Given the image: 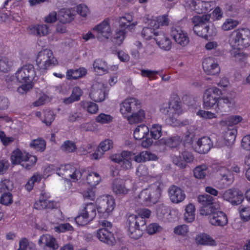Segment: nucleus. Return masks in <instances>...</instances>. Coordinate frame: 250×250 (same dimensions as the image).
<instances>
[{
    "instance_id": "nucleus-51",
    "label": "nucleus",
    "mask_w": 250,
    "mask_h": 250,
    "mask_svg": "<svg viewBox=\"0 0 250 250\" xmlns=\"http://www.w3.org/2000/svg\"><path fill=\"white\" fill-rule=\"evenodd\" d=\"M136 174L138 176L142 177L144 180H147L149 177L153 176L149 173L147 167L143 165H141L138 167Z\"/></svg>"
},
{
    "instance_id": "nucleus-43",
    "label": "nucleus",
    "mask_w": 250,
    "mask_h": 250,
    "mask_svg": "<svg viewBox=\"0 0 250 250\" xmlns=\"http://www.w3.org/2000/svg\"><path fill=\"white\" fill-rule=\"evenodd\" d=\"M242 48H232L230 51V57L237 62H245L248 57V54L241 50Z\"/></svg>"
},
{
    "instance_id": "nucleus-8",
    "label": "nucleus",
    "mask_w": 250,
    "mask_h": 250,
    "mask_svg": "<svg viewBox=\"0 0 250 250\" xmlns=\"http://www.w3.org/2000/svg\"><path fill=\"white\" fill-rule=\"evenodd\" d=\"M101 228L97 230V238L101 242L110 246H113L116 241L114 234L110 230L112 228L111 223L105 220H100L99 222Z\"/></svg>"
},
{
    "instance_id": "nucleus-52",
    "label": "nucleus",
    "mask_w": 250,
    "mask_h": 250,
    "mask_svg": "<svg viewBox=\"0 0 250 250\" xmlns=\"http://www.w3.org/2000/svg\"><path fill=\"white\" fill-rule=\"evenodd\" d=\"M83 118V114L78 110L71 111L68 114L67 121L71 123L78 122Z\"/></svg>"
},
{
    "instance_id": "nucleus-37",
    "label": "nucleus",
    "mask_w": 250,
    "mask_h": 250,
    "mask_svg": "<svg viewBox=\"0 0 250 250\" xmlns=\"http://www.w3.org/2000/svg\"><path fill=\"white\" fill-rule=\"evenodd\" d=\"M181 140L180 137L177 135L162 138L159 140V143L161 145H165L171 148H176L180 145Z\"/></svg>"
},
{
    "instance_id": "nucleus-11",
    "label": "nucleus",
    "mask_w": 250,
    "mask_h": 250,
    "mask_svg": "<svg viewBox=\"0 0 250 250\" xmlns=\"http://www.w3.org/2000/svg\"><path fill=\"white\" fill-rule=\"evenodd\" d=\"M57 173L65 180L74 182L80 179L83 174L80 170L68 164L61 166L57 169Z\"/></svg>"
},
{
    "instance_id": "nucleus-60",
    "label": "nucleus",
    "mask_w": 250,
    "mask_h": 250,
    "mask_svg": "<svg viewBox=\"0 0 250 250\" xmlns=\"http://www.w3.org/2000/svg\"><path fill=\"white\" fill-rule=\"evenodd\" d=\"M80 128L82 131H94L97 129V125L94 122H85L80 125Z\"/></svg>"
},
{
    "instance_id": "nucleus-38",
    "label": "nucleus",
    "mask_w": 250,
    "mask_h": 250,
    "mask_svg": "<svg viewBox=\"0 0 250 250\" xmlns=\"http://www.w3.org/2000/svg\"><path fill=\"white\" fill-rule=\"evenodd\" d=\"M96 209L94 204L90 203L85 205L80 211L91 221L96 215Z\"/></svg>"
},
{
    "instance_id": "nucleus-48",
    "label": "nucleus",
    "mask_w": 250,
    "mask_h": 250,
    "mask_svg": "<svg viewBox=\"0 0 250 250\" xmlns=\"http://www.w3.org/2000/svg\"><path fill=\"white\" fill-rule=\"evenodd\" d=\"M81 106L86 110L88 113L94 114L97 113L99 110L98 105L90 101H82L80 102Z\"/></svg>"
},
{
    "instance_id": "nucleus-21",
    "label": "nucleus",
    "mask_w": 250,
    "mask_h": 250,
    "mask_svg": "<svg viewBox=\"0 0 250 250\" xmlns=\"http://www.w3.org/2000/svg\"><path fill=\"white\" fill-rule=\"evenodd\" d=\"M151 138H146L142 142L141 146L143 147L147 148L153 143V139L157 140L159 139L162 135V130L161 125L155 124H153L149 129Z\"/></svg>"
},
{
    "instance_id": "nucleus-29",
    "label": "nucleus",
    "mask_w": 250,
    "mask_h": 250,
    "mask_svg": "<svg viewBox=\"0 0 250 250\" xmlns=\"http://www.w3.org/2000/svg\"><path fill=\"white\" fill-rule=\"evenodd\" d=\"M75 19L74 10L72 9H62L59 11L58 19L62 23H68Z\"/></svg>"
},
{
    "instance_id": "nucleus-19",
    "label": "nucleus",
    "mask_w": 250,
    "mask_h": 250,
    "mask_svg": "<svg viewBox=\"0 0 250 250\" xmlns=\"http://www.w3.org/2000/svg\"><path fill=\"white\" fill-rule=\"evenodd\" d=\"M171 36L175 42L182 46H186L189 42V38L187 33L179 26L172 27Z\"/></svg>"
},
{
    "instance_id": "nucleus-26",
    "label": "nucleus",
    "mask_w": 250,
    "mask_h": 250,
    "mask_svg": "<svg viewBox=\"0 0 250 250\" xmlns=\"http://www.w3.org/2000/svg\"><path fill=\"white\" fill-rule=\"evenodd\" d=\"M156 37L154 38L159 47L164 50H169L172 46V42L169 38L162 31L156 32Z\"/></svg>"
},
{
    "instance_id": "nucleus-36",
    "label": "nucleus",
    "mask_w": 250,
    "mask_h": 250,
    "mask_svg": "<svg viewBox=\"0 0 250 250\" xmlns=\"http://www.w3.org/2000/svg\"><path fill=\"white\" fill-rule=\"evenodd\" d=\"M112 190L116 195L126 194L128 191L123 180L120 179H116L113 182Z\"/></svg>"
},
{
    "instance_id": "nucleus-17",
    "label": "nucleus",
    "mask_w": 250,
    "mask_h": 250,
    "mask_svg": "<svg viewBox=\"0 0 250 250\" xmlns=\"http://www.w3.org/2000/svg\"><path fill=\"white\" fill-rule=\"evenodd\" d=\"M108 90L104 84L97 83L93 84L90 93V98L96 102L103 101L107 95Z\"/></svg>"
},
{
    "instance_id": "nucleus-4",
    "label": "nucleus",
    "mask_w": 250,
    "mask_h": 250,
    "mask_svg": "<svg viewBox=\"0 0 250 250\" xmlns=\"http://www.w3.org/2000/svg\"><path fill=\"white\" fill-rule=\"evenodd\" d=\"M210 19V16L208 14L193 16L191 21L194 24V32L198 36L206 39L215 36L217 34V29L214 25L210 23L206 25Z\"/></svg>"
},
{
    "instance_id": "nucleus-18",
    "label": "nucleus",
    "mask_w": 250,
    "mask_h": 250,
    "mask_svg": "<svg viewBox=\"0 0 250 250\" xmlns=\"http://www.w3.org/2000/svg\"><path fill=\"white\" fill-rule=\"evenodd\" d=\"M27 32L29 35L41 38L49 35L51 29L49 25L44 23L34 24L27 27Z\"/></svg>"
},
{
    "instance_id": "nucleus-23",
    "label": "nucleus",
    "mask_w": 250,
    "mask_h": 250,
    "mask_svg": "<svg viewBox=\"0 0 250 250\" xmlns=\"http://www.w3.org/2000/svg\"><path fill=\"white\" fill-rule=\"evenodd\" d=\"M168 193L171 202L178 204L183 201L186 198L185 191L180 187L172 185L168 188Z\"/></svg>"
},
{
    "instance_id": "nucleus-6",
    "label": "nucleus",
    "mask_w": 250,
    "mask_h": 250,
    "mask_svg": "<svg viewBox=\"0 0 250 250\" xmlns=\"http://www.w3.org/2000/svg\"><path fill=\"white\" fill-rule=\"evenodd\" d=\"M11 160L12 164L21 165L26 169H30L36 164L37 158L25 151L16 149L12 152Z\"/></svg>"
},
{
    "instance_id": "nucleus-40",
    "label": "nucleus",
    "mask_w": 250,
    "mask_h": 250,
    "mask_svg": "<svg viewBox=\"0 0 250 250\" xmlns=\"http://www.w3.org/2000/svg\"><path fill=\"white\" fill-rule=\"evenodd\" d=\"M149 132V128L145 125L137 126L133 132L134 138L136 140H141L147 136Z\"/></svg>"
},
{
    "instance_id": "nucleus-54",
    "label": "nucleus",
    "mask_w": 250,
    "mask_h": 250,
    "mask_svg": "<svg viewBox=\"0 0 250 250\" xmlns=\"http://www.w3.org/2000/svg\"><path fill=\"white\" fill-rule=\"evenodd\" d=\"M194 176L198 179H203L207 173V167L203 165L196 167L193 170Z\"/></svg>"
},
{
    "instance_id": "nucleus-39",
    "label": "nucleus",
    "mask_w": 250,
    "mask_h": 250,
    "mask_svg": "<svg viewBox=\"0 0 250 250\" xmlns=\"http://www.w3.org/2000/svg\"><path fill=\"white\" fill-rule=\"evenodd\" d=\"M82 176L84 175L86 176V183L90 185L91 188L97 186L101 181V177L99 174L95 172H91L87 173L85 171H83L82 173Z\"/></svg>"
},
{
    "instance_id": "nucleus-10",
    "label": "nucleus",
    "mask_w": 250,
    "mask_h": 250,
    "mask_svg": "<svg viewBox=\"0 0 250 250\" xmlns=\"http://www.w3.org/2000/svg\"><path fill=\"white\" fill-rule=\"evenodd\" d=\"M145 220L136 214H131L128 217V234L133 239H137L143 234L140 227L145 225Z\"/></svg>"
},
{
    "instance_id": "nucleus-27",
    "label": "nucleus",
    "mask_w": 250,
    "mask_h": 250,
    "mask_svg": "<svg viewBox=\"0 0 250 250\" xmlns=\"http://www.w3.org/2000/svg\"><path fill=\"white\" fill-rule=\"evenodd\" d=\"M49 197V193H46L44 191H42L39 200L36 201L34 204V208L40 210L53 208L54 203L47 200Z\"/></svg>"
},
{
    "instance_id": "nucleus-9",
    "label": "nucleus",
    "mask_w": 250,
    "mask_h": 250,
    "mask_svg": "<svg viewBox=\"0 0 250 250\" xmlns=\"http://www.w3.org/2000/svg\"><path fill=\"white\" fill-rule=\"evenodd\" d=\"M97 209L99 214L104 217L109 215L115 208V201L113 197L104 195L99 197L96 201Z\"/></svg>"
},
{
    "instance_id": "nucleus-25",
    "label": "nucleus",
    "mask_w": 250,
    "mask_h": 250,
    "mask_svg": "<svg viewBox=\"0 0 250 250\" xmlns=\"http://www.w3.org/2000/svg\"><path fill=\"white\" fill-rule=\"evenodd\" d=\"M213 146V143L208 137L204 136L199 138L194 144V150L199 153H208Z\"/></svg>"
},
{
    "instance_id": "nucleus-53",
    "label": "nucleus",
    "mask_w": 250,
    "mask_h": 250,
    "mask_svg": "<svg viewBox=\"0 0 250 250\" xmlns=\"http://www.w3.org/2000/svg\"><path fill=\"white\" fill-rule=\"evenodd\" d=\"M197 201L201 206L214 205L213 198L211 196L208 194L199 195L197 198Z\"/></svg>"
},
{
    "instance_id": "nucleus-31",
    "label": "nucleus",
    "mask_w": 250,
    "mask_h": 250,
    "mask_svg": "<svg viewBox=\"0 0 250 250\" xmlns=\"http://www.w3.org/2000/svg\"><path fill=\"white\" fill-rule=\"evenodd\" d=\"M158 157L156 155L147 150L141 151L133 157V160L138 163L149 161H156Z\"/></svg>"
},
{
    "instance_id": "nucleus-50",
    "label": "nucleus",
    "mask_w": 250,
    "mask_h": 250,
    "mask_svg": "<svg viewBox=\"0 0 250 250\" xmlns=\"http://www.w3.org/2000/svg\"><path fill=\"white\" fill-rule=\"evenodd\" d=\"M239 22L236 20L228 18L226 20L221 26V29L225 31L232 30L237 27Z\"/></svg>"
},
{
    "instance_id": "nucleus-34",
    "label": "nucleus",
    "mask_w": 250,
    "mask_h": 250,
    "mask_svg": "<svg viewBox=\"0 0 250 250\" xmlns=\"http://www.w3.org/2000/svg\"><path fill=\"white\" fill-rule=\"evenodd\" d=\"M133 16L129 13H126L119 19L120 26L130 30L137 24L136 21H133Z\"/></svg>"
},
{
    "instance_id": "nucleus-14",
    "label": "nucleus",
    "mask_w": 250,
    "mask_h": 250,
    "mask_svg": "<svg viewBox=\"0 0 250 250\" xmlns=\"http://www.w3.org/2000/svg\"><path fill=\"white\" fill-rule=\"evenodd\" d=\"M140 102L134 98H128L120 104V111L124 118L134 112L140 105Z\"/></svg>"
},
{
    "instance_id": "nucleus-41",
    "label": "nucleus",
    "mask_w": 250,
    "mask_h": 250,
    "mask_svg": "<svg viewBox=\"0 0 250 250\" xmlns=\"http://www.w3.org/2000/svg\"><path fill=\"white\" fill-rule=\"evenodd\" d=\"M145 117V112L142 109H140L136 112H132L125 118L127 119L130 124H134L142 122Z\"/></svg>"
},
{
    "instance_id": "nucleus-64",
    "label": "nucleus",
    "mask_w": 250,
    "mask_h": 250,
    "mask_svg": "<svg viewBox=\"0 0 250 250\" xmlns=\"http://www.w3.org/2000/svg\"><path fill=\"white\" fill-rule=\"evenodd\" d=\"M239 212L241 218L245 221L250 219V207L241 206L239 208Z\"/></svg>"
},
{
    "instance_id": "nucleus-49",
    "label": "nucleus",
    "mask_w": 250,
    "mask_h": 250,
    "mask_svg": "<svg viewBox=\"0 0 250 250\" xmlns=\"http://www.w3.org/2000/svg\"><path fill=\"white\" fill-rule=\"evenodd\" d=\"M30 147L39 151H43L45 148L46 142L42 138H38L31 141L29 144Z\"/></svg>"
},
{
    "instance_id": "nucleus-57",
    "label": "nucleus",
    "mask_w": 250,
    "mask_h": 250,
    "mask_svg": "<svg viewBox=\"0 0 250 250\" xmlns=\"http://www.w3.org/2000/svg\"><path fill=\"white\" fill-rule=\"evenodd\" d=\"M113 118L109 114L101 113L95 118L96 121L101 124H109L112 122Z\"/></svg>"
},
{
    "instance_id": "nucleus-13",
    "label": "nucleus",
    "mask_w": 250,
    "mask_h": 250,
    "mask_svg": "<svg viewBox=\"0 0 250 250\" xmlns=\"http://www.w3.org/2000/svg\"><path fill=\"white\" fill-rule=\"evenodd\" d=\"M96 33L97 38L103 41L108 39L112 35L110 22L109 19H106L96 25L91 29Z\"/></svg>"
},
{
    "instance_id": "nucleus-45",
    "label": "nucleus",
    "mask_w": 250,
    "mask_h": 250,
    "mask_svg": "<svg viewBox=\"0 0 250 250\" xmlns=\"http://www.w3.org/2000/svg\"><path fill=\"white\" fill-rule=\"evenodd\" d=\"M195 207L194 205L189 204L185 209V212L184 215V219L187 223L192 222L195 217Z\"/></svg>"
},
{
    "instance_id": "nucleus-56",
    "label": "nucleus",
    "mask_w": 250,
    "mask_h": 250,
    "mask_svg": "<svg viewBox=\"0 0 250 250\" xmlns=\"http://www.w3.org/2000/svg\"><path fill=\"white\" fill-rule=\"evenodd\" d=\"M156 29L152 27H145L143 28L141 34L142 37L146 40H149L152 38L156 37V32L158 31H155Z\"/></svg>"
},
{
    "instance_id": "nucleus-58",
    "label": "nucleus",
    "mask_w": 250,
    "mask_h": 250,
    "mask_svg": "<svg viewBox=\"0 0 250 250\" xmlns=\"http://www.w3.org/2000/svg\"><path fill=\"white\" fill-rule=\"evenodd\" d=\"M98 146L100 150L105 153L113 148V142L112 140L106 139L102 141Z\"/></svg>"
},
{
    "instance_id": "nucleus-24",
    "label": "nucleus",
    "mask_w": 250,
    "mask_h": 250,
    "mask_svg": "<svg viewBox=\"0 0 250 250\" xmlns=\"http://www.w3.org/2000/svg\"><path fill=\"white\" fill-rule=\"evenodd\" d=\"M216 209L211 215L209 216V222L213 226L224 227L228 222L227 215L222 211Z\"/></svg>"
},
{
    "instance_id": "nucleus-15",
    "label": "nucleus",
    "mask_w": 250,
    "mask_h": 250,
    "mask_svg": "<svg viewBox=\"0 0 250 250\" xmlns=\"http://www.w3.org/2000/svg\"><path fill=\"white\" fill-rule=\"evenodd\" d=\"M237 134V130L235 127H228L224 134V141L221 138L218 139L215 143V146L220 148L224 146V144L227 146L232 145L235 141Z\"/></svg>"
},
{
    "instance_id": "nucleus-47",
    "label": "nucleus",
    "mask_w": 250,
    "mask_h": 250,
    "mask_svg": "<svg viewBox=\"0 0 250 250\" xmlns=\"http://www.w3.org/2000/svg\"><path fill=\"white\" fill-rule=\"evenodd\" d=\"M220 204L214 203V205L210 206H201L199 208V213L203 216H210L216 209H220Z\"/></svg>"
},
{
    "instance_id": "nucleus-35",
    "label": "nucleus",
    "mask_w": 250,
    "mask_h": 250,
    "mask_svg": "<svg viewBox=\"0 0 250 250\" xmlns=\"http://www.w3.org/2000/svg\"><path fill=\"white\" fill-rule=\"evenodd\" d=\"M195 242L198 245L214 246L217 245L215 240L207 233H200L195 238Z\"/></svg>"
},
{
    "instance_id": "nucleus-22",
    "label": "nucleus",
    "mask_w": 250,
    "mask_h": 250,
    "mask_svg": "<svg viewBox=\"0 0 250 250\" xmlns=\"http://www.w3.org/2000/svg\"><path fill=\"white\" fill-rule=\"evenodd\" d=\"M202 65L204 70L208 75L218 74L220 71L217 61L213 57L205 58Z\"/></svg>"
},
{
    "instance_id": "nucleus-3",
    "label": "nucleus",
    "mask_w": 250,
    "mask_h": 250,
    "mask_svg": "<svg viewBox=\"0 0 250 250\" xmlns=\"http://www.w3.org/2000/svg\"><path fill=\"white\" fill-rule=\"evenodd\" d=\"M163 189V184L156 182L143 189L136 197V201L138 204L151 206L160 200Z\"/></svg>"
},
{
    "instance_id": "nucleus-59",
    "label": "nucleus",
    "mask_w": 250,
    "mask_h": 250,
    "mask_svg": "<svg viewBox=\"0 0 250 250\" xmlns=\"http://www.w3.org/2000/svg\"><path fill=\"white\" fill-rule=\"evenodd\" d=\"M61 149L66 153L74 152L76 149L75 144L70 141L64 142L61 146Z\"/></svg>"
},
{
    "instance_id": "nucleus-7",
    "label": "nucleus",
    "mask_w": 250,
    "mask_h": 250,
    "mask_svg": "<svg viewBox=\"0 0 250 250\" xmlns=\"http://www.w3.org/2000/svg\"><path fill=\"white\" fill-rule=\"evenodd\" d=\"M58 63L53 52L50 49H43L38 52L36 58V64L40 70H47Z\"/></svg>"
},
{
    "instance_id": "nucleus-42",
    "label": "nucleus",
    "mask_w": 250,
    "mask_h": 250,
    "mask_svg": "<svg viewBox=\"0 0 250 250\" xmlns=\"http://www.w3.org/2000/svg\"><path fill=\"white\" fill-rule=\"evenodd\" d=\"M87 73V70L84 67H81L78 69H69L66 72V77L68 80L77 79L85 76Z\"/></svg>"
},
{
    "instance_id": "nucleus-2",
    "label": "nucleus",
    "mask_w": 250,
    "mask_h": 250,
    "mask_svg": "<svg viewBox=\"0 0 250 250\" xmlns=\"http://www.w3.org/2000/svg\"><path fill=\"white\" fill-rule=\"evenodd\" d=\"M36 76V70L32 64H25L19 68L12 76L17 82L22 83L17 88V91L20 94H24L32 89L33 81Z\"/></svg>"
},
{
    "instance_id": "nucleus-20",
    "label": "nucleus",
    "mask_w": 250,
    "mask_h": 250,
    "mask_svg": "<svg viewBox=\"0 0 250 250\" xmlns=\"http://www.w3.org/2000/svg\"><path fill=\"white\" fill-rule=\"evenodd\" d=\"M224 200L230 202L233 205L240 204L244 200L243 193L235 189H229L222 194Z\"/></svg>"
},
{
    "instance_id": "nucleus-28",
    "label": "nucleus",
    "mask_w": 250,
    "mask_h": 250,
    "mask_svg": "<svg viewBox=\"0 0 250 250\" xmlns=\"http://www.w3.org/2000/svg\"><path fill=\"white\" fill-rule=\"evenodd\" d=\"M217 175L225 186L230 185L234 181L233 174L224 167H219L217 170Z\"/></svg>"
},
{
    "instance_id": "nucleus-16",
    "label": "nucleus",
    "mask_w": 250,
    "mask_h": 250,
    "mask_svg": "<svg viewBox=\"0 0 250 250\" xmlns=\"http://www.w3.org/2000/svg\"><path fill=\"white\" fill-rule=\"evenodd\" d=\"M187 4L192 10L199 14L208 12L212 9L215 6L213 1H199L197 2L194 0H188Z\"/></svg>"
},
{
    "instance_id": "nucleus-63",
    "label": "nucleus",
    "mask_w": 250,
    "mask_h": 250,
    "mask_svg": "<svg viewBox=\"0 0 250 250\" xmlns=\"http://www.w3.org/2000/svg\"><path fill=\"white\" fill-rule=\"evenodd\" d=\"M125 31L124 29L119 30L117 31L114 35L113 42L117 45H121L125 38Z\"/></svg>"
},
{
    "instance_id": "nucleus-44",
    "label": "nucleus",
    "mask_w": 250,
    "mask_h": 250,
    "mask_svg": "<svg viewBox=\"0 0 250 250\" xmlns=\"http://www.w3.org/2000/svg\"><path fill=\"white\" fill-rule=\"evenodd\" d=\"M157 214L160 219H165L168 221H172V220L168 217L169 216L172 215V213L169 212V209L167 206L164 204L159 205L156 210Z\"/></svg>"
},
{
    "instance_id": "nucleus-33",
    "label": "nucleus",
    "mask_w": 250,
    "mask_h": 250,
    "mask_svg": "<svg viewBox=\"0 0 250 250\" xmlns=\"http://www.w3.org/2000/svg\"><path fill=\"white\" fill-rule=\"evenodd\" d=\"M93 66L95 72L100 75L107 73L109 71L107 63L101 59H96L93 62Z\"/></svg>"
},
{
    "instance_id": "nucleus-32",
    "label": "nucleus",
    "mask_w": 250,
    "mask_h": 250,
    "mask_svg": "<svg viewBox=\"0 0 250 250\" xmlns=\"http://www.w3.org/2000/svg\"><path fill=\"white\" fill-rule=\"evenodd\" d=\"M148 25L154 29H158L161 26H167L169 23V20L167 15H163L153 17L150 21L148 20Z\"/></svg>"
},
{
    "instance_id": "nucleus-12",
    "label": "nucleus",
    "mask_w": 250,
    "mask_h": 250,
    "mask_svg": "<svg viewBox=\"0 0 250 250\" xmlns=\"http://www.w3.org/2000/svg\"><path fill=\"white\" fill-rule=\"evenodd\" d=\"M135 154L129 151H123L120 153L112 154L110 158L114 163H118L125 169L132 168L131 159Z\"/></svg>"
},
{
    "instance_id": "nucleus-55",
    "label": "nucleus",
    "mask_w": 250,
    "mask_h": 250,
    "mask_svg": "<svg viewBox=\"0 0 250 250\" xmlns=\"http://www.w3.org/2000/svg\"><path fill=\"white\" fill-rule=\"evenodd\" d=\"M13 183L9 179H3L0 182V192L6 193L13 188Z\"/></svg>"
},
{
    "instance_id": "nucleus-46",
    "label": "nucleus",
    "mask_w": 250,
    "mask_h": 250,
    "mask_svg": "<svg viewBox=\"0 0 250 250\" xmlns=\"http://www.w3.org/2000/svg\"><path fill=\"white\" fill-rule=\"evenodd\" d=\"M13 65L12 60L7 57L0 56V71L6 73L9 71Z\"/></svg>"
},
{
    "instance_id": "nucleus-5",
    "label": "nucleus",
    "mask_w": 250,
    "mask_h": 250,
    "mask_svg": "<svg viewBox=\"0 0 250 250\" xmlns=\"http://www.w3.org/2000/svg\"><path fill=\"white\" fill-rule=\"evenodd\" d=\"M229 43L232 48H246L250 45V30L241 28L230 34Z\"/></svg>"
},
{
    "instance_id": "nucleus-61",
    "label": "nucleus",
    "mask_w": 250,
    "mask_h": 250,
    "mask_svg": "<svg viewBox=\"0 0 250 250\" xmlns=\"http://www.w3.org/2000/svg\"><path fill=\"white\" fill-rule=\"evenodd\" d=\"M196 115L199 117L206 120H210L216 118V115L215 113L204 110H199L197 112Z\"/></svg>"
},
{
    "instance_id": "nucleus-62",
    "label": "nucleus",
    "mask_w": 250,
    "mask_h": 250,
    "mask_svg": "<svg viewBox=\"0 0 250 250\" xmlns=\"http://www.w3.org/2000/svg\"><path fill=\"white\" fill-rule=\"evenodd\" d=\"M76 10L79 15L84 18L86 17L90 13L88 7L83 4L78 5L76 7Z\"/></svg>"
},
{
    "instance_id": "nucleus-1",
    "label": "nucleus",
    "mask_w": 250,
    "mask_h": 250,
    "mask_svg": "<svg viewBox=\"0 0 250 250\" xmlns=\"http://www.w3.org/2000/svg\"><path fill=\"white\" fill-rule=\"evenodd\" d=\"M222 91L216 87L207 89L203 97V106L206 109H214L217 113L227 112L234 107L235 101L233 98L221 97Z\"/></svg>"
},
{
    "instance_id": "nucleus-30",
    "label": "nucleus",
    "mask_w": 250,
    "mask_h": 250,
    "mask_svg": "<svg viewBox=\"0 0 250 250\" xmlns=\"http://www.w3.org/2000/svg\"><path fill=\"white\" fill-rule=\"evenodd\" d=\"M39 244L41 246L44 245L46 247L51 249L52 250H56L59 248L56 239L49 234L42 235L39 240Z\"/></svg>"
}]
</instances>
